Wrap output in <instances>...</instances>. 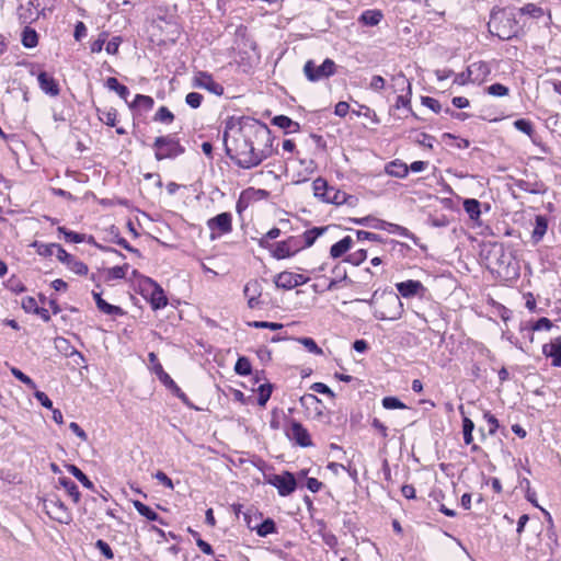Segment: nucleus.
<instances>
[{
  "instance_id": "obj_11",
  "label": "nucleus",
  "mask_w": 561,
  "mask_h": 561,
  "mask_svg": "<svg viewBox=\"0 0 561 561\" xmlns=\"http://www.w3.org/2000/svg\"><path fill=\"white\" fill-rule=\"evenodd\" d=\"M270 482L277 488L279 495L287 496L291 494L296 489V479L290 472H284L283 474H275Z\"/></svg>"
},
{
  "instance_id": "obj_13",
  "label": "nucleus",
  "mask_w": 561,
  "mask_h": 561,
  "mask_svg": "<svg viewBox=\"0 0 561 561\" xmlns=\"http://www.w3.org/2000/svg\"><path fill=\"white\" fill-rule=\"evenodd\" d=\"M156 375L160 379V381L168 387L178 398H180L184 403H188V399L186 394L180 389V387L174 382V380L163 370V367L160 363H157Z\"/></svg>"
},
{
  "instance_id": "obj_41",
  "label": "nucleus",
  "mask_w": 561,
  "mask_h": 561,
  "mask_svg": "<svg viewBox=\"0 0 561 561\" xmlns=\"http://www.w3.org/2000/svg\"><path fill=\"white\" fill-rule=\"evenodd\" d=\"M474 430V423L469 417L462 420V433L466 445H470L473 440L472 431Z\"/></svg>"
},
{
  "instance_id": "obj_33",
  "label": "nucleus",
  "mask_w": 561,
  "mask_h": 561,
  "mask_svg": "<svg viewBox=\"0 0 561 561\" xmlns=\"http://www.w3.org/2000/svg\"><path fill=\"white\" fill-rule=\"evenodd\" d=\"M38 43V36L35 30L25 27L22 32V44L26 48H33Z\"/></svg>"
},
{
  "instance_id": "obj_16",
  "label": "nucleus",
  "mask_w": 561,
  "mask_h": 561,
  "mask_svg": "<svg viewBox=\"0 0 561 561\" xmlns=\"http://www.w3.org/2000/svg\"><path fill=\"white\" fill-rule=\"evenodd\" d=\"M542 353L546 357L551 358L553 366H561V337H556L550 343L543 344Z\"/></svg>"
},
{
  "instance_id": "obj_29",
  "label": "nucleus",
  "mask_w": 561,
  "mask_h": 561,
  "mask_svg": "<svg viewBox=\"0 0 561 561\" xmlns=\"http://www.w3.org/2000/svg\"><path fill=\"white\" fill-rule=\"evenodd\" d=\"M105 85L110 89L115 91L122 99L127 101V98L129 95V90L126 85L121 84L118 80L114 77H110L106 79Z\"/></svg>"
},
{
  "instance_id": "obj_61",
  "label": "nucleus",
  "mask_w": 561,
  "mask_h": 561,
  "mask_svg": "<svg viewBox=\"0 0 561 561\" xmlns=\"http://www.w3.org/2000/svg\"><path fill=\"white\" fill-rule=\"evenodd\" d=\"M35 392H34V397L41 402V404L47 409H53V402L51 400L47 397V394L43 391H39V390H36L34 389Z\"/></svg>"
},
{
  "instance_id": "obj_44",
  "label": "nucleus",
  "mask_w": 561,
  "mask_h": 561,
  "mask_svg": "<svg viewBox=\"0 0 561 561\" xmlns=\"http://www.w3.org/2000/svg\"><path fill=\"white\" fill-rule=\"evenodd\" d=\"M174 119V115L172 114V112L165 107V106H161L156 115H154V121L157 122H161V123H165V124H170L172 123Z\"/></svg>"
},
{
  "instance_id": "obj_2",
  "label": "nucleus",
  "mask_w": 561,
  "mask_h": 561,
  "mask_svg": "<svg viewBox=\"0 0 561 561\" xmlns=\"http://www.w3.org/2000/svg\"><path fill=\"white\" fill-rule=\"evenodd\" d=\"M489 32L502 41H508L518 32L517 21L512 12L500 10L493 12L488 23Z\"/></svg>"
},
{
  "instance_id": "obj_42",
  "label": "nucleus",
  "mask_w": 561,
  "mask_h": 561,
  "mask_svg": "<svg viewBox=\"0 0 561 561\" xmlns=\"http://www.w3.org/2000/svg\"><path fill=\"white\" fill-rule=\"evenodd\" d=\"M296 341L299 342L300 344H302L308 350V352H310L312 354H316V355L323 354L322 348H320L317 345V343L314 342V340L311 337H299Z\"/></svg>"
},
{
  "instance_id": "obj_36",
  "label": "nucleus",
  "mask_w": 561,
  "mask_h": 561,
  "mask_svg": "<svg viewBox=\"0 0 561 561\" xmlns=\"http://www.w3.org/2000/svg\"><path fill=\"white\" fill-rule=\"evenodd\" d=\"M383 225H387L388 229L392 233H398L402 237L409 238L414 241V243H417V238L410 232L407 228L396 225V224H389V222H382Z\"/></svg>"
},
{
  "instance_id": "obj_26",
  "label": "nucleus",
  "mask_w": 561,
  "mask_h": 561,
  "mask_svg": "<svg viewBox=\"0 0 561 561\" xmlns=\"http://www.w3.org/2000/svg\"><path fill=\"white\" fill-rule=\"evenodd\" d=\"M249 527L251 529H255L256 530V534L260 536V537H266L267 535H271V534H274L276 533V525H275V522L271 518H267L265 519L264 522H262L260 525L257 526H251L249 524Z\"/></svg>"
},
{
  "instance_id": "obj_49",
  "label": "nucleus",
  "mask_w": 561,
  "mask_h": 561,
  "mask_svg": "<svg viewBox=\"0 0 561 561\" xmlns=\"http://www.w3.org/2000/svg\"><path fill=\"white\" fill-rule=\"evenodd\" d=\"M382 407L387 410L407 409V405L396 397H385L382 399Z\"/></svg>"
},
{
  "instance_id": "obj_1",
  "label": "nucleus",
  "mask_w": 561,
  "mask_h": 561,
  "mask_svg": "<svg viewBox=\"0 0 561 561\" xmlns=\"http://www.w3.org/2000/svg\"><path fill=\"white\" fill-rule=\"evenodd\" d=\"M224 144L227 156L242 169L255 168L272 154L270 128L252 117H242L238 127H227Z\"/></svg>"
},
{
  "instance_id": "obj_40",
  "label": "nucleus",
  "mask_w": 561,
  "mask_h": 561,
  "mask_svg": "<svg viewBox=\"0 0 561 561\" xmlns=\"http://www.w3.org/2000/svg\"><path fill=\"white\" fill-rule=\"evenodd\" d=\"M154 101L151 96L144 95V94H137L135 96V101L133 104H130V107L138 106L142 107L146 111H149L153 107Z\"/></svg>"
},
{
  "instance_id": "obj_28",
  "label": "nucleus",
  "mask_w": 561,
  "mask_h": 561,
  "mask_svg": "<svg viewBox=\"0 0 561 561\" xmlns=\"http://www.w3.org/2000/svg\"><path fill=\"white\" fill-rule=\"evenodd\" d=\"M150 302L153 309L163 308L168 304L163 290L157 284H154V288L151 293Z\"/></svg>"
},
{
  "instance_id": "obj_55",
  "label": "nucleus",
  "mask_w": 561,
  "mask_h": 561,
  "mask_svg": "<svg viewBox=\"0 0 561 561\" xmlns=\"http://www.w3.org/2000/svg\"><path fill=\"white\" fill-rule=\"evenodd\" d=\"M95 547L100 550V552L107 559L112 560L114 558V553L107 542L102 539H99L95 542Z\"/></svg>"
},
{
  "instance_id": "obj_3",
  "label": "nucleus",
  "mask_w": 561,
  "mask_h": 561,
  "mask_svg": "<svg viewBox=\"0 0 561 561\" xmlns=\"http://www.w3.org/2000/svg\"><path fill=\"white\" fill-rule=\"evenodd\" d=\"M403 313V304L399 296L392 291L382 293L379 305L374 311V316L378 320L396 321Z\"/></svg>"
},
{
  "instance_id": "obj_47",
  "label": "nucleus",
  "mask_w": 561,
  "mask_h": 561,
  "mask_svg": "<svg viewBox=\"0 0 561 561\" xmlns=\"http://www.w3.org/2000/svg\"><path fill=\"white\" fill-rule=\"evenodd\" d=\"M313 191H314V195L318 196V197H322L324 199V194L323 193H328L329 188L331 187L328 182L322 179V178H318L313 181Z\"/></svg>"
},
{
  "instance_id": "obj_17",
  "label": "nucleus",
  "mask_w": 561,
  "mask_h": 561,
  "mask_svg": "<svg viewBox=\"0 0 561 561\" xmlns=\"http://www.w3.org/2000/svg\"><path fill=\"white\" fill-rule=\"evenodd\" d=\"M39 88L51 96H57L60 92L57 81L47 72H41L37 77Z\"/></svg>"
},
{
  "instance_id": "obj_34",
  "label": "nucleus",
  "mask_w": 561,
  "mask_h": 561,
  "mask_svg": "<svg viewBox=\"0 0 561 561\" xmlns=\"http://www.w3.org/2000/svg\"><path fill=\"white\" fill-rule=\"evenodd\" d=\"M33 247L36 248V251H37V253L39 255H42V256H51L55 253L57 254V248L60 247V245L57 244V243L45 244V243L34 242Z\"/></svg>"
},
{
  "instance_id": "obj_7",
  "label": "nucleus",
  "mask_w": 561,
  "mask_h": 561,
  "mask_svg": "<svg viewBox=\"0 0 561 561\" xmlns=\"http://www.w3.org/2000/svg\"><path fill=\"white\" fill-rule=\"evenodd\" d=\"M207 227L210 230V239H216L232 230V216L230 213H221L207 220Z\"/></svg>"
},
{
  "instance_id": "obj_32",
  "label": "nucleus",
  "mask_w": 561,
  "mask_h": 561,
  "mask_svg": "<svg viewBox=\"0 0 561 561\" xmlns=\"http://www.w3.org/2000/svg\"><path fill=\"white\" fill-rule=\"evenodd\" d=\"M67 470L77 479L79 480L83 486L87 489L93 490L94 484L93 482L75 465H68Z\"/></svg>"
},
{
  "instance_id": "obj_58",
  "label": "nucleus",
  "mask_w": 561,
  "mask_h": 561,
  "mask_svg": "<svg viewBox=\"0 0 561 561\" xmlns=\"http://www.w3.org/2000/svg\"><path fill=\"white\" fill-rule=\"evenodd\" d=\"M433 140H434V138L431 135L425 134V133H420V134H417L414 141L416 144H419L420 146L432 148Z\"/></svg>"
},
{
  "instance_id": "obj_12",
  "label": "nucleus",
  "mask_w": 561,
  "mask_h": 561,
  "mask_svg": "<svg viewBox=\"0 0 561 561\" xmlns=\"http://www.w3.org/2000/svg\"><path fill=\"white\" fill-rule=\"evenodd\" d=\"M57 259L78 275H85L89 271L88 266L82 261L69 254L62 247L57 248Z\"/></svg>"
},
{
  "instance_id": "obj_52",
  "label": "nucleus",
  "mask_w": 561,
  "mask_h": 561,
  "mask_svg": "<svg viewBox=\"0 0 561 561\" xmlns=\"http://www.w3.org/2000/svg\"><path fill=\"white\" fill-rule=\"evenodd\" d=\"M128 268V265L125 264L123 266H114L107 271V276L111 279H121L124 278L126 275V270Z\"/></svg>"
},
{
  "instance_id": "obj_45",
  "label": "nucleus",
  "mask_w": 561,
  "mask_h": 561,
  "mask_svg": "<svg viewBox=\"0 0 561 561\" xmlns=\"http://www.w3.org/2000/svg\"><path fill=\"white\" fill-rule=\"evenodd\" d=\"M514 126L519 131L528 135L530 138L534 136V127L530 121L520 118L514 122Z\"/></svg>"
},
{
  "instance_id": "obj_27",
  "label": "nucleus",
  "mask_w": 561,
  "mask_h": 561,
  "mask_svg": "<svg viewBox=\"0 0 561 561\" xmlns=\"http://www.w3.org/2000/svg\"><path fill=\"white\" fill-rule=\"evenodd\" d=\"M386 171L392 176L405 178L409 172V167L403 162L393 161L387 165Z\"/></svg>"
},
{
  "instance_id": "obj_38",
  "label": "nucleus",
  "mask_w": 561,
  "mask_h": 561,
  "mask_svg": "<svg viewBox=\"0 0 561 561\" xmlns=\"http://www.w3.org/2000/svg\"><path fill=\"white\" fill-rule=\"evenodd\" d=\"M98 112L101 122L108 126H115L117 117V111L115 108H110L107 111L98 110Z\"/></svg>"
},
{
  "instance_id": "obj_23",
  "label": "nucleus",
  "mask_w": 561,
  "mask_h": 561,
  "mask_svg": "<svg viewBox=\"0 0 561 561\" xmlns=\"http://www.w3.org/2000/svg\"><path fill=\"white\" fill-rule=\"evenodd\" d=\"M327 229V227H314L310 230L305 231L304 234L299 237L300 240H304L302 249L311 247L317 240V238L322 236Z\"/></svg>"
},
{
  "instance_id": "obj_64",
  "label": "nucleus",
  "mask_w": 561,
  "mask_h": 561,
  "mask_svg": "<svg viewBox=\"0 0 561 561\" xmlns=\"http://www.w3.org/2000/svg\"><path fill=\"white\" fill-rule=\"evenodd\" d=\"M484 417H485V420L488 421V424H489V434L490 435L495 434V432H496V430L499 427L497 419L494 415H492L490 412H486L484 414Z\"/></svg>"
},
{
  "instance_id": "obj_46",
  "label": "nucleus",
  "mask_w": 561,
  "mask_h": 561,
  "mask_svg": "<svg viewBox=\"0 0 561 561\" xmlns=\"http://www.w3.org/2000/svg\"><path fill=\"white\" fill-rule=\"evenodd\" d=\"M272 394V385L271 383H264L259 387V398L257 403L261 407H264Z\"/></svg>"
},
{
  "instance_id": "obj_9",
  "label": "nucleus",
  "mask_w": 561,
  "mask_h": 561,
  "mask_svg": "<svg viewBox=\"0 0 561 561\" xmlns=\"http://www.w3.org/2000/svg\"><path fill=\"white\" fill-rule=\"evenodd\" d=\"M286 435L300 447H309L312 445L309 432L298 421L293 420L290 422L289 427L286 430Z\"/></svg>"
},
{
  "instance_id": "obj_48",
  "label": "nucleus",
  "mask_w": 561,
  "mask_h": 561,
  "mask_svg": "<svg viewBox=\"0 0 561 561\" xmlns=\"http://www.w3.org/2000/svg\"><path fill=\"white\" fill-rule=\"evenodd\" d=\"M58 231L65 236L66 241L80 243L84 241L85 236L75 231L67 230L65 227H58Z\"/></svg>"
},
{
  "instance_id": "obj_30",
  "label": "nucleus",
  "mask_w": 561,
  "mask_h": 561,
  "mask_svg": "<svg viewBox=\"0 0 561 561\" xmlns=\"http://www.w3.org/2000/svg\"><path fill=\"white\" fill-rule=\"evenodd\" d=\"M59 484L67 491V493L71 496L75 503L80 501V492L76 483L69 478H59Z\"/></svg>"
},
{
  "instance_id": "obj_6",
  "label": "nucleus",
  "mask_w": 561,
  "mask_h": 561,
  "mask_svg": "<svg viewBox=\"0 0 561 561\" xmlns=\"http://www.w3.org/2000/svg\"><path fill=\"white\" fill-rule=\"evenodd\" d=\"M44 507L48 516L60 524H70L72 520L71 514L67 506L56 496L46 499Z\"/></svg>"
},
{
  "instance_id": "obj_62",
  "label": "nucleus",
  "mask_w": 561,
  "mask_h": 561,
  "mask_svg": "<svg viewBox=\"0 0 561 561\" xmlns=\"http://www.w3.org/2000/svg\"><path fill=\"white\" fill-rule=\"evenodd\" d=\"M7 287L13 293H22L25 290L24 285L15 277H11L8 280Z\"/></svg>"
},
{
  "instance_id": "obj_21",
  "label": "nucleus",
  "mask_w": 561,
  "mask_h": 561,
  "mask_svg": "<svg viewBox=\"0 0 561 561\" xmlns=\"http://www.w3.org/2000/svg\"><path fill=\"white\" fill-rule=\"evenodd\" d=\"M352 245L353 239L350 236H346L331 247L330 254L333 259L341 257L352 248Z\"/></svg>"
},
{
  "instance_id": "obj_59",
  "label": "nucleus",
  "mask_w": 561,
  "mask_h": 561,
  "mask_svg": "<svg viewBox=\"0 0 561 561\" xmlns=\"http://www.w3.org/2000/svg\"><path fill=\"white\" fill-rule=\"evenodd\" d=\"M153 477L165 488L170 490L174 489L172 480L163 471H157Z\"/></svg>"
},
{
  "instance_id": "obj_8",
  "label": "nucleus",
  "mask_w": 561,
  "mask_h": 561,
  "mask_svg": "<svg viewBox=\"0 0 561 561\" xmlns=\"http://www.w3.org/2000/svg\"><path fill=\"white\" fill-rule=\"evenodd\" d=\"M193 87L207 90L215 95L224 94V87L216 82L213 76L206 71H197L193 77Z\"/></svg>"
},
{
  "instance_id": "obj_5",
  "label": "nucleus",
  "mask_w": 561,
  "mask_h": 561,
  "mask_svg": "<svg viewBox=\"0 0 561 561\" xmlns=\"http://www.w3.org/2000/svg\"><path fill=\"white\" fill-rule=\"evenodd\" d=\"M153 147L156 148L154 157L159 161L167 158H175L184 152V148L180 145L179 140L171 136L157 137Z\"/></svg>"
},
{
  "instance_id": "obj_19",
  "label": "nucleus",
  "mask_w": 561,
  "mask_h": 561,
  "mask_svg": "<svg viewBox=\"0 0 561 561\" xmlns=\"http://www.w3.org/2000/svg\"><path fill=\"white\" fill-rule=\"evenodd\" d=\"M272 124L290 134L298 133L300 130L299 123L285 115L275 116L272 119Z\"/></svg>"
},
{
  "instance_id": "obj_18",
  "label": "nucleus",
  "mask_w": 561,
  "mask_h": 561,
  "mask_svg": "<svg viewBox=\"0 0 561 561\" xmlns=\"http://www.w3.org/2000/svg\"><path fill=\"white\" fill-rule=\"evenodd\" d=\"M92 295L95 300L96 307L101 312H103L105 314H110V316H123L124 314V310L121 307L106 302L102 298L100 293L92 291Z\"/></svg>"
},
{
  "instance_id": "obj_25",
  "label": "nucleus",
  "mask_w": 561,
  "mask_h": 561,
  "mask_svg": "<svg viewBox=\"0 0 561 561\" xmlns=\"http://www.w3.org/2000/svg\"><path fill=\"white\" fill-rule=\"evenodd\" d=\"M382 16L380 10H366L359 16V22L365 25L375 26L381 21Z\"/></svg>"
},
{
  "instance_id": "obj_51",
  "label": "nucleus",
  "mask_w": 561,
  "mask_h": 561,
  "mask_svg": "<svg viewBox=\"0 0 561 561\" xmlns=\"http://www.w3.org/2000/svg\"><path fill=\"white\" fill-rule=\"evenodd\" d=\"M250 327L256 329H270L272 331H276L283 328L282 323L276 322H267V321H252L248 323Z\"/></svg>"
},
{
  "instance_id": "obj_43",
  "label": "nucleus",
  "mask_w": 561,
  "mask_h": 561,
  "mask_svg": "<svg viewBox=\"0 0 561 561\" xmlns=\"http://www.w3.org/2000/svg\"><path fill=\"white\" fill-rule=\"evenodd\" d=\"M10 371L11 374L18 379L20 380L21 382H23L25 386H27L30 389H36V383L28 377L26 376L23 371H21L19 368L16 367H11L10 368Z\"/></svg>"
},
{
  "instance_id": "obj_15",
  "label": "nucleus",
  "mask_w": 561,
  "mask_h": 561,
  "mask_svg": "<svg viewBox=\"0 0 561 561\" xmlns=\"http://www.w3.org/2000/svg\"><path fill=\"white\" fill-rule=\"evenodd\" d=\"M262 285L257 279H251L244 286L243 293L244 296L248 298V306L251 309L259 307V298L262 295Z\"/></svg>"
},
{
  "instance_id": "obj_57",
  "label": "nucleus",
  "mask_w": 561,
  "mask_h": 561,
  "mask_svg": "<svg viewBox=\"0 0 561 561\" xmlns=\"http://www.w3.org/2000/svg\"><path fill=\"white\" fill-rule=\"evenodd\" d=\"M422 104L425 105L426 107L431 108L435 113H439L442 111L440 103L434 98H431V96L422 98Z\"/></svg>"
},
{
  "instance_id": "obj_24",
  "label": "nucleus",
  "mask_w": 561,
  "mask_h": 561,
  "mask_svg": "<svg viewBox=\"0 0 561 561\" xmlns=\"http://www.w3.org/2000/svg\"><path fill=\"white\" fill-rule=\"evenodd\" d=\"M474 67L485 68L486 69V64H484V62H474V64H472L471 66H469L467 68L466 71L456 75V77L454 79V82L459 84V85H463L467 82L473 81V79H471V76L474 72Z\"/></svg>"
},
{
  "instance_id": "obj_35",
  "label": "nucleus",
  "mask_w": 561,
  "mask_h": 561,
  "mask_svg": "<svg viewBox=\"0 0 561 561\" xmlns=\"http://www.w3.org/2000/svg\"><path fill=\"white\" fill-rule=\"evenodd\" d=\"M463 208L471 219L479 218L481 214L480 203L477 199H466L463 202Z\"/></svg>"
},
{
  "instance_id": "obj_60",
  "label": "nucleus",
  "mask_w": 561,
  "mask_h": 561,
  "mask_svg": "<svg viewBox=\"0 0 561 561\" xmlns=\"http://www.w3.org/2000/svg\"><path fill=\"white\" fill-rule=\"evenodd\" d=\"M520 12L523 14H529L534 18H538L542 14V10L533 3L526 4L525 7H523L520 9Z\"/></svg>"
},
{
  "instance_id": "obj_54",
  "label": "nucleus",
  "mask_w": 561,
  "mask_h": 561,
  "mask_svg": "<svg viewBox=\"0 0 561 561\" xmlns=\"http://www.w3.org/2000/svg\"><path fill=\"white\" fill-rule=\"evenodd\" d=\"M203 101V95L197 92H191L186 95L185 102L187 105H190L192 108H197L201 106Z\"/></svg>"
},
{
  "instance_id": "obj_37",
  "label": "nucleus",
  "mask_w": 561,
  "mask_h": 561,
  "mask_svg": "<svg viewBox=\"0 0 561 561\" xmlns=\"http://www.w3.org/2000/svg\"><path fill=\"white\" fill-rule=\"evenodd\" d=\"M234 371L240 376L250 375L252 371L250 360L247 357H239L234 365Z\"/></svg>"
},
{
  "instance_id": "obj_63",
  "label": "nucleus",
  "mask_w": 561,
  "mask_h": 561,
  "mask_svg": "<svg viewBox=\"0 0 561 561\" xmlns=\"http://www.w3.org/2000/svg\"><path fill=\"white\" fill-rule=\"evenodd\" d=\"M37 302L35 300V298L33 297H25L23 300H22V308L26 311V312H35L36 311V308H37Z\"/></svg>"
},
{
  "instance_id": "obj_10",
  "label": "nucleus",
  "mask_w": 561,
  "mask_h": 561,
  "mask_svg": "<svg viewBox=\"0 0 561 561\" xmlns=\"http://www.w3.org/2000/svg\"><path fill=\"white\" fill-rule=\"evenodd\" d=\"M302 249V243L299 237H290L285 241L277 242L273 250V255L276 259H285L294 255Z\"/></svg>"
},
{
  "instance_id": "obj_4",
  "label": "nucleus",
  "mask_w": 561,
  "mask_h": 561,
  "mask_svg": "<svg viewBox=\"0 0 561 561\" xmlns=\"http://www.w3.org/2000/svg\"><path fill=\"white\" fill-rule=\"evenodd\" d=\"M335 72L336 64L330 58L324 59L320 66H317L313 60H308L304 66L305 76L312 82L328 79L335 75Z\"/></svg>"
},
{
  "instance_id": "obj_56",
  "label": "nucleus",
  "mask_w": 561,
  "mask_h": 561,
  "mask_svg": "<svg viewBox=\"0 0 561 561\" xmlns=\"http://www.w3.org/2000/svg\"><path fill=\"white\" fill-rule=\"evenodd\" d=\"M488 93L494 96H504L508 94V88L501 83H494L488 88Z\"/></svg>"
},
{
  "instance_id": "obj_22",
  "label": "nucleus",
  "mask_w": 561,
  "mask_h": 561,
  "mask_svg": "<svg viewBox=\"0 0 561 561\" xmlns=\"http://www.w3.org/2000/svg\"><path fill=\"white\" fill-rule=\"evenodd\" d=\"M276 287L283 289H293L297 287V279L291 272H282L276 275L274 280Z\"/></svg>"
},
{
  "instance_id": "obj_50",
  "label": "nucleus",
  "mask_w": 561,
  "mask_h": 561,
  "mask_svg": "<svg viewBox=\"0 0 561 561\" xmlns=\"http://www.w3.org/2000/svg\"><path fill=\"white\" fill-rule=\"evenodd\" d=\"M367 257V251L364 249H360L358 251H355L354 253H351L346 257V262L353 264V265H359L362 262H364Z\"/></svg>"
},
{
  "instance_id": "obj_53",
  "label": "nucleus",
  "mask_w": 561,
  "mask_h": 561,
  "mask_svg": "<svg viewBox=\"0 0 561 561\" xmlns=\"http://www.w3.org/2000/svg\"><path fill=\"white\" fill-rule=\"evenodd\" d=\"M553 323L548 318H540L530 324L531 331L550 330Z\"/></svg>"
},
{
  "instance_id": "obj_20",
  "label": "nucleus",
  "mask_w": 561,
  "mask_h": 561,
  "mask_svg": "<svg viewBox=\"0 0 561 561\" xmlns=\"http://www.w3.org/2000/svg\"><path fill=\"white\" fill-rule=\"evenodd\" d=\"M324 194V201L327 203H332L335 205H342L348 202L352 196L347 195L345 192L340 191L333 186H331L328 191V193Z\"/></svg>"
},
{
  "instance_id": "obj_14",
  "label": "nucleus",
  "mask_w": 561,
  "mask_h": 561,
  "mask_svg": "<svg viewBox=\"0 0 561 561\" xmlns=\"http://www.w3.org/2000/svg\"><path fill=\"white\" fill-rule=\"evenodd\" d=\"M396 288L399 294L404 298H412L417 295H422L425 291L423 284L420 280L409 279L396 284Z\"/></svg>"
},
{
  "instance_id": "obj_31",
  "label": "nucleus",
  "mask_w": 561,
  "mask_h": 561,
  "mask_svg": "<svg viewBox=\"0 0 561 561\" xmlns=\"http://www.w3.org/2000/svg\"><path fill=\"white\" fill-rule=\"evenodd\" d=\"M134 507L141 516L146 517L147 519L152 522L159 520L160 523H162L159 515L152 508L141 503L140 501H134Z\"/></svg>"
},
{
  "instance_id": "obj_39",
  "label": "nucleus",
  "mask_w": 561,
  "mask_h": 561,
  "mask_svg": "<svg viewBox=\"0 0 561 561\" xmlns=\"http://www.w3.org/2000/svg\"><path fill=\"white\" fill-rule=\"evenodd\" d=\"M547 231V221L543 217H537L536 219V226L533 231V239L535 242H538L541 240V238L545 236Z\"/></svg>"
}]
</instances>
